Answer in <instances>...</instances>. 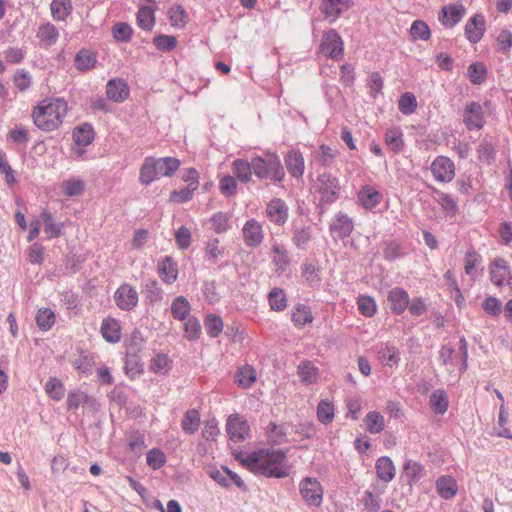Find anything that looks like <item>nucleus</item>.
<instances>
[{"mask_svg": "<svg viewBox=\"0 0 512 512\" xmlns=\"http://www.w3.org/2000/svg\"><path fill=\"white\" fill-rule=\"evenodd\" d=\"M405 255L404 247L398 240L388 239L384 241L383 257L385 260L392 262L404 258Z\"/></svg>", "mask_w": 512, "mask_h": 512, "instance_id": "c03bdc74", "label": "nucleus"}, {"mask_svg": "<svg viewBox=\"0 0 512 512\" xmlns=\"http://www.w3.org/2000/svg\"><path fill=\"white\" fill-rule=\"evenodd\" d=\"M37 38L47 45H52L57 42L59 38V31L54 24L46 22L39 26Z\"/></svg>", "mask_w": 512, "mask_h": 512, "instance_id": "5fc2aeb1", "label": "nucleus"}, {"mask_svg": "<svg viewBox=\"0 0 512 512\" xmlns=\"http://www.w3.org/2000/svg\"><path fill=\"white\" fill-rule=\"evenodd\" d=\"M145 303L153 306L163 300V290L155 279H150L145 283L144 290Z\"/></svg>", "mask_w": 512, "mask_h": 512, "instance_id": "a19ab883", "label": "nucleus"}, {"mask_svg": "<svg viewBox=\"0 0 512 512\" xmlns=\"http://www.w3.org/2000/svg\"><path fill=\"white\" fill-rule=\"evenodd\" d=\"M377 477L383 482H390L395 477L396 468L388 456H381L376 460L375 464Z\"/></svg>", "mask_w": 512, "mask_h": 512, "instance_id": "7c9ffc66", "label": "nucleus"}, {"mask_svg": "<svg viewBox=\"0 0 512 512\" xmlns=\"http://www.w3.org/2000/svg\"><path fill=\"white\" fill-rule=\"evenodd\" d=\"M430 170L435 180L441 183H449L455 177V164L447 156H437L432 161Z\"/></svg>", "mask_w": 512, "mask_h": 512, "instance_id": "9d476101", "label": "nucleus"}, {"mask_svg": "<svg viewBox=\"0 0 512 512\" xmlns=\"http://www.w3.org/2000/svg\"><path fill=\"white\" fill-rule=\"evenodd\" d=\"M116 306L125 312L133 311L139 302V295L134 286L129 283H122L113 295Z\"/></svg>", "mask_w": 512, "mask_h": 512, "instance_id": "0eeeda50", "label": "nucleus"}, {"mask_svg": "<svg viewBox=\"0 0 512 512\" xmlns=\"http://www.w3.org/2000/svg\"><path fill=\"white\" fill-rule=\"evenodd\" d=\"M436 489L441 498L449 500L457 494L458 485L454 477L443 475L436 480Z\"/></svg>", "mask_w": 512, "mask_h": 512, "instance_id": "c756f323", "label": "nucleus"}, {"mask_svg": "<svg viewBox=\"0 0 512 512\" xmlns=\"http://www.w3.org/2000/svg\"><path fill=\"white\" fill-rule=\"evenodd\" d=\"M138 26L145 30L151 31L155 25L154 10L149 6H142L139 8L137 15Z\"/></svg>", "mask_w": 512, "mask_h": 512, "instance_id": "052dcab7", "label": "nucleus"}, {"mask_svg": "<svg viewBox=\"0 0 512 512\" xmlns=\"http://www.w3.org/2000/svg\"><path fill=\"white\" fill-rule=\"evenodd\" d=\"M95 130L91 123L84 122L72 130V139L77 146L87 147L95 139Z\"/></svg>", "mask_w": 512, "mask_h": 512, "instance_id": "4be33fe9", "label": "nucleus"}, {"mask_svg": "<svg viewBox=\"0 0 512 512\" xmlns=\"http://www.w3.org/2000/svg\"><path fill=\"white\" fill-rule=\"evenodd\" d=\"M312 232L311 226H294L292 231V243L297 249L306 251L312 239Z\"/></svg>", "mask_w": 512, "mask_h": 512, "instance_id": "72a5a7b5", "label": "nucleus"}, {"mask_svg": "<svg viewBox=\"0 0 512 512\" xmlns=\"http://www.w3.org/2000/svg\"><path fill=\"white\" fill-rule=\"evenodd\" d=\"M340 152L326 144L319 146L316 159L321 166L332 167Z\"/></svg>", "mask_w": 512, "mask_h": 512, "instance_id": "680f3d73", "label": "nucleus"}, {"mask_svg": "<svg viewBox=\"0 0 512 512\" xmlns=\"http://www.w3.org/2000/svg\"><path fill=\"white\" fill-rule=\"evenodd\" d=\"M299 492L309 507L318 508L322 505L324 490L316 477L307 476L299 482Z\"/></svg>", "mask_w": 512, "mask_h": 512, "instance_id": "39448f33", "label": "nucleus"}, {"mask_svg": "<svg viewBox=\"0 0 512 512\" xmlns=\"http://www.w3.org/2000/svg\"><path fill=\"white\" fill-rule=\"evenodd\" d=\"M158 178L159 175L153 162V157H146L140 168L139 182L144 186H149Z\"/></svg>", "mask_w": 512, "mask_h": 512, "instance_id": "79ce46f5", "label": "nucleus"}, {"mask_svg": "<svg viewBox=\"0 0 512 512\" xmlns=\"http://www.w3.org/2000/svg\"><path fill=\"white\" fill-rule=\"evenodd\" d=\"M172 363L167 354L158 353L151 359L149 370L154 374L167 375L172 368Z\"/></svg>", "mask_w": 512, "mask_h": 512, "instance_id": "a18cd8bd", "label": "nucleus"}, {"mask_svg": "<svg viewBox=\"0 0 512 512\" xmlns=\"http://www.w3.org/2000/svg\"><path fill=\"white\" fill-rule=\"evenodd\" d=\"M284 162L288 173L294 178H300L304 174L305 162L302 153L299 150H289Z\"/></svg>", "mask_w": 512, "mask_h": 512, "instance_id": "412c9836", "label": "nucleus"}, {"mask_svg": "<svg viewBox=\"0 0 512 512\" xmlns=\"http://www.w3.org/2000/svg\"><path fill=\"white\" fill-rule=\"evenodd\" d=\"M243 239L248 247H258L264 239L262 225L256 219H249L245 222L243 228Z\"/></svg>", "mask_w": 512, "mask_h": 512, "instance_id": "a211bd4d", "label": "nucleus"}, {"mask_svg": "<svg viewBox=\"0 0 512 512\" xmlns=\"http://www.w3.org/2000/svg\"><path fill=\"white\" fill-rule=\"evenodd\" d=\"M191 304L184 296H176L171 303V315L174 319L183 321L189 318Z\"/></svg>", "mask_w": 512, "mask_h": 512, "instance_id": "ea45409f", "label": "nucleus"}, {"mask_svg": "<svg viewBox=\"0 0 512 512\" xmlns=\"http://www.w3.org/2000/svg\"><path fill=\"white\" fill-rule=\"evenodd\" d=\"M366 429L371 434H379L385 428V420L383 415L378 411H370L364 418Z\"/></svg>", "mask_w": 512, "mask_h": 512, "instance_id": "4d7b16f0", "label": "nucleus"}, {"mask_svg": "<svg viewBox=\"0 0 512 512\" xmlns=\"http://www.w3.org/2000/svg\"><path fill=\"white\" fill-rule=\"evenodd\" d=\"M68 113V103L63 98H45L33 107L31 117L34 125L43 132H52L61 127Z\"/></svg>", "mask_w": 512, "mask_h": 512, "instance_id": "f257e3e1", "label": "nucleus"}, {"mask_svg": "<svg viewBox=\"0 0 512 512\" xmlns=\"http://www.w3.org/2000/svg\"><path fill=\"white\" fill-rule=\"evenodd\" d=\"M256 380L257 372L252 365L245 364L237 369L235 374V382L239 387L248 389L252 387Z\"/></svg>", "mask_w": 512, "mask_h": 512, "instance_id": "473e14b6", "label": "nucleus"}, {"mask_svg": "<svg viewBox=\"0 0 512 512\" xmlns=\"http://www.w3.org/2000/svg\"><path fill=\"white\" fill-rule=\"evenodd\" d=\"M233 172L241 182L248 183L252 175H254L253 156H251L249 161L246 159L234 160Z\"/></svg>", "mask_w": 512, "mask_h": 512, "instance_id": "e433bc0d", "label": "nucleus"}, {"mask_svg": "<svg viewBox=\"0 0 512 512\" xmlns=\"http://www.w3.org/2000/svg\"><path fill=\"white\" fill-rule=\"evenodd\" d=\"M317 419L324 425L330 424L335 417L334 404L329 399H322L317 405Z\"/></svg>", "mask_w": 512, "mask_h": 512, "instance_id": "3c124183", "label": "nucleus"}, {"mask_svg": "<svg viewBox=\"0 0 512 512\" xmlns=\"http://www.w3.org/2000/svg\"><path fill=\"white\" fill-rule=\"evenodd\" d=\"M430 189L432 193L437 196L436 202L441 206L442 210L446 212L447 215L455 216L458 212L456 200L450 194L442 192L433 186H430Z\"/></svg>", "mask_w": 512, "mask_h": 512, "instance_id": "c9c22d12", "label": "nucleus"}, {"mask_svg": "<svg viewBox=\"0 0 512 512\" xmlns=\"http://www.w3.org/2000/svg\"><path fill=\"white\" fill-rule=\"evenodd\" d=\"M36 323L41 331H49L55 324L56 316L50 308H40L36 313Z\"/></svg>", "mask_w": 512, "mask_h": 512, "instance_id": "bf43d9fd", "label": "nucleus"}, {"mask_svg": "<svg viewBox=\"0 0 512 512\" xmlns=\"http://www.w3.org/2000/svg\"><path fill=\"white\" fill-rule=\"evenodd\" d=\"M466 9L462 4H449L443 6L438 14V20L445 28H453L465 16Z\"/></svg>", "mask_w": 512, "mask_h": 512, "instance_id": "4468645a", "label": "nucleus"}, {"mask_svg": "<svg viewBox=\"0 0 512 512\" xmlns=\"http://www.w3.org/2000/svg\"><path fill=\"white\" fill-rule=\"evenodd\" d=\"M357 201L366 210H372L382 201L381 193L372 185H364L357 192Z\"/></svg>", "mask_w": 512, "mask_h": 512, "instance_id": "aec40b11", "label": "nucleus"}, {"mask_svg": "<svg viewBox=\"0 0 512 512\" xmlns=\"http://www.w3.org/2000/svg\"><path fill=\"white\" fill-rule=\"evenodd\" d=\"M124 370L127 377L135 379L144 372V364L137 352H127L124 362Z\"/></svg>", "mask_w": 512, "mask_h": 512, "instance_id": "2f4dec72", "label": "nucleus"}, {"mask_svg": "<svg viewBox=\"0 0 512 512\" xmlns=\"http://www.w3.org/2000/svg\"><path fill=\"white\" fill-rule=\"evenodd\" d=\"M266 214L270 222L283 226L288 220V206L283 199L274 198L267 204Z\"/></svg>", "mask_w": 512, "mask_h": 512, "instance_id": "f3484780", "label": "nucleus"}, {"mask_svg": "<svg viewBox=\"0 0 512 512\" xmlns=\"http://www.w3.org/2000/svg\"><path fill=\"white\" fill-rule=\"evenodd\" d=\"M157 270L164 283L172 284L177 280L178 265L171 256H165L159 260Z\"/></svg>", "mask_w": 512, "mask_h": 512, "instance_id": "b1692460", "label": "nucleus"}, {"mask_svg": "<svg viewBox=\"0 0 512 512\" xmlns=\"http://www.w3.org/2000/svg\"><path fill=\"white\" fill-rule=\"evenodd\" d=\"M429 406L434 413L444 415L449 407L446 392L442 389L435 390L429 397Z\"/></svg>", "mask_w": 512, "mask_h": 512, "instance_id": "37998d69", "label": "nucleus"}, {"mask_svg": "<svg viewBox=\"0 0 512 512\" xmlns=\"http://www.w3.org/2000/svg\"><path fill=\"white\" fill-rule=\"evenodd\" d=\"M97 62V53L89 48H81L74 57V66L82 73L92 70Z\"/></svg>", "mask_w": 512, "mask_h": 512, "instance_id": "5701e85b", "label": "nucleus"}, {"mask_svg": "<svg viewBox=\"0 0 512 512\" xmlns=\"http://www.w3.org/2000/svg\"><path fill=\"white\" fill-rule=\"evenodd\" d=\"M353 5V0H322L320 10L330 23L336 22Z\"/></svg>", "mask_w": 512, "mask_h": 512, "instance_id": "ddd939ff", "label": "nucleus"}, {"mask_svg": "<svg viewBox=\"0 0 512 512\" xmlns=\"http://www.w3.org/2000/svg\"><path fill=\"white\" fill-rule=\"evenodd\" d=\"M490 280L497 286L502 287L506 282L507 274H509V264L504 258H496L491 262Z\"/></svg>", "mask_w": 512, "mask_h": 512, "instance_id": "a878e982", "label": "nucleus"}, {"mask_svg": "<svg viewBox=\"0 0 512 512\" xmlns=\"http://www.w3.org/2000/svg\"><path fill=\"white\" fill-rule=\"evenodd\" d=\"M301 274L308 287L319 289L322 283L321 268L311 262L305 261L301 265Z\"/></svg>", "mask_w": 512, "mask_h": 512, "instance_id": "c85d7f7f", "label": "nucleus"}, {"mask_svg": "<svg viewBox=\"0 0 512 512\" xmlns=\"http://www.w3.org/2000/svg\"><path fill=\"white\" fill-rule=\"evenodd\" d=\"M168 19L170 21L171 26L176 29L185 28L189 20L186 10L180 4L172 6L168 10Z\"/></svg>", "mask_w": 512, "mask_h": 512, "instance_id": "09e8293b", "label": "nucleus"}, {"mask_svg": "<svg viewBox=\"0 0 512 512\" xmlns=\"http://www.w3.org/2000/svg\"><path fill=\"white\" fill-rule=\"evenodd\" d=\"M465 37L471 44L478 43L486 31V21L482 14L473 15L465 25Z\"/></svg>", "mask_w": 512, "mask_h": 512, "instance_id": "2eb2a0df", "label": "nucleus"}, {"mask_svg": "<svg viewBox=\"0 0 512 512\" xmlns=\"http://www.w3.org/2000/svg\"><path fill=\"white\" fill-rule=\"evenodd\" d=\"M95 366L94 356L89 353L82 352L80 356L75 360L74 367L75 369L83 374L90 375L92 374L93 368Z\"/></svg>", "mask_w": 512, "mask_h": 512, "instance_id": "338daca9", "label": "nucleus"}, {"mask_svg": "<svg viewBox=\"0 0 512 512\" xmlns=\"http://www.w3.org/2000/svg\"><path fill=\"white\" fill-rule=\"evenodd\" d=\"M409 34L412 41H427L431 37V30L425 21L416 19L410 26Z\"/></svg>", "mask_w": 512, "mask_h": 512, "instance_id": "13d9d810", "label": "nucleus"}, {"mask_svg": "<svg viewBox=\"0 0 512 512\" xmlns=\"http://www.w3.org/2000/svg\"><path fill=\"white\" fill-rule=\"evenodd\" d=\"M272 311L281 312L287 307V296L282 288L274 287L267 296Z\"/></svg>", "mask_w": 512, "mask_h": 512, "instance_id": "49530a36", "label": "nucleus"}, {"mask_svg": "<svg viewBox=\"0 0 512 512\" xmlns=\"http://www.w3.org/2000/svg\"><path fill=\"white\" fill-rule=\"evenodd\" d=\"M388 301L391 303V312L394 315H402L408 305L410 304V298L408 292L402 287L392 288L387 295Z\"/></svg>", "mask_w": 512, "mask_h": 512, "instance_id": "6ab92c4d", "label": "nucleus"}, {"mask_svg": "<svg viewBox=\"0 0 512 512\" xmlns=\"http://www.w3.org/2000/svg\"><path fill=\"white\" fill-rule=\"evenodd\" d=\"M200 426V413L197 409H189L185 412L182 421L181 427L182 430L188 434H194Z\"/></svg>", "mask_w": 512, "mask_h": 512, "instance_id": "8fccbe9b", "label": "nucleus"}, {"mask_svg": "<svg viewBox=\"0 0 512 512\" xmlns=\"http://www.w3.org/2000/svg\"><path fill=\"white\" fill-rule=\"evenodd\" d=\"M153 162L155 164L156 170L158 172L159 177H170L172 176L180 167V160L175 157H162V158H154Z\"/></svg>", "mask_w": 512, "mask_h": 512, "instance_id": "f704fd0d", "label": "nucleus"}, {"mask_svg": "<svg viewBox=\"0 0 512 512\" xmlns=\"http://www.w3.org/2000/svg\"><path fill=\"white\" fill-rule=\"evenodd\" d=\"M384 140L388 148L394 153L401 152L405 146L404 135L399 127L387 129L384 135Z\"/></svg>", "mask_w": 512, "mask_h": 512, "instance_id": "4c0bfd02", "label": "nucleus"}, {"mask_svg": "<svg viewBox=\"0 0 512 512\" xmlns=\"http://www.w3.org/2000/svg\"><path fill=\"white\" fill-rule=\"evenodd\" d=\"M298 375L305 384H314L318 380V368L309 360L302 361L298 366Z\"/></svg>", "mask_w": 512, "mask_h": 512, "instance_id": "de8ad7c7", "label": "nucleus"}, {"mask_svg": "<svg viewBox=\"0 0 512 512\" xmlns=\"http://www.w3.org/2000/svg\"><path fill=\"white\" fill-rule=\"evenodd\" d=\"M287 431L283 425L270 422L266 428V437L270 445L276 446L286 441Z\"/></svg>", "mask_w": 512, "mask_h": 512, "instance_id": "603ef678", "label": "nucleus"}, {"mask_svg": "<svg viewBox=\"0 0 512 512\" xmlns=\"http://www.w3.org/2000/svg\"><path fill=\"white\" fill-rule=\"evenodd\" d=\"M374 350L382 366L390 369H394L399 366L401 360L400 351L394 343L390 341L378 343L374 346Z\"/></svg>", "mask_w": 512, "mask_h": 512, "instance_id": "9b49d317", "label": "nucleus"}, {"mask_svg": "<svg viewBox=\"0 0 512 512\" xmlns=\"http://www.w3.org/2000/svg\"><path fill=\"white\" fill-rule=\"evenodd\" d=\"M103 338L112 344H115L121 339V326L119 320L113 317H106L102 320L100 327Z\"/></svg>", "mask_w": 512, "mask_h": 512, "instance_id": "393cba45", "label": "nucleus"}, {"mask_svg": "<svg viewBox=\"0 0 512 512\" xmlns=\"http://www.w3.org/2000/svg\"><path fill=\"white\" fill-rule=\"evenodd\" d=\"M463 122L468 131H479L484 127V113L479 102L470 101L467 103L464 109Z\"/></svg>", "mask_w": 512, "mask_h": 512, "instance_id": "f8f14e48", "label": "nucleus"}, {"mask_svg": "<svg viewBox=\"0 0 512 512\" xmlns=\"http://www.w3.org/2000/svg\"><path fill=\"white\" fill-rule=\"evenodd\" d=\"M226 432L231 441L242 442L250 436V425L242 415L231 414L226 421Z\"/></svg>", "mask_w": 512, "mask_h": 512, "instance_id": "1a4fd4ad", "label": "nucleus"}, {"mask_svg": "<svg viewBox=\"0 0 512 512\" xmlns=\"http://www.w3.org/2000/svg\"><path fill=\"white\" fill-rule=\"evenodd\" d=\"M315 189L320 194L319 206L321 208H327L335 203L341 194V185L338 177L329 172H323L318 175Z\"/></svg>", "mask_w": 512, "mask_h": 512, "instance_id": "20e7f679", "label": "nucleus"}, {"mask_svg": "<svg viewBox=\"0 0 512 512\" xmlns=\"http://www.w3.org/2000/svg\"><path fill=\"white\" fill-rule=\"evenodd\" d=\"M313 320L314 317L310 306L298 303L291 309V321L296 328L302 329L307 324L312 323Z\"/></svg>", "mask_w": 512, "mask_h": 512, "instance_id": "bb28decb", "label": "nucleus"}, {"mask_svg": "<svg viewBox=\"0 0 512 512\" xmlns=\"http://www.w3.org/2000/svg\"><path fill=\"white\" fill-rule=\"evenodd\" d=\"M320 52L327 58L339 60L344 54V43L336 29L324 32L319 45Z\"/></svg>", "mask_w": 512, "mask_h": 512, "instance_id": "423d86ee", "label": "nucleus"}, {"mask_svg": "<svg viewBox=\"0 0 512 512\" xmlns=\"http://www.w3.org/2000/svg\"><path fill=\"white\" fill-rule=\"evenodd\" d=\"M424 475L425 468L420 462L410 459L404 462L402 477L409 486L415 485Z\"/></svg>", "mask_w": 512, "mask_h": 512, "instance_id": "cd10ccee", "label": "nucleus"}, {"mask_svg": "<svg viewBox=\"0 0 512 512\" xmlns=\"http://www.w3.org/2000/svg\"><path fill=\"white\" fill-rule=\"evenodd\" d=\"M204 327L210 338H217L223 331L224 322L219 315L209 313L204 317Z\"/></svg>", "mask_w": 512, "mask_h": 512, "instance_id": "864d4df0", "label": "nucleus"}, {"mask_svg": "<svg viewBox=\"0 0 512 512\" xmlns=\"http://www.w3.org/2000/svg\"><path fill=\"white\" fill-rule=\"evenodd\" d=\"M210 222L212 224L213 230L217 234L225 233L231 227L230 215L226 212L214 213L210 218Z\"/></svg>", "mask_w": 512, "mask_h": 512, "instance_id": "774afa93", "label": "nucleus"}, {"mask_svg": "<svg viewBox=\"0 0 512 512\" xmlns=\"http://www.w3.org/2000/svg\"><path fill=\"white\" fill-rule=\"evenodd\" d=\"M112 36L116 42L128 43L132 39L133 29L130 24L126 22H118L112 26Z\"/></svg>", "mask_w": 512, "mask_h": 512, "instance_id": "0e129e2a", "label": "nucleus"}, {"mask_svg": "<svg viewBox=\"0 0 512 512\" xmlns=\"http://www.w3.org/2000/svg\"><path fill=\"white\" fill-rule=\"evenodd\" d=\"M253 168L259 181L277 185L285 179V169L276 152L267 151L264 155H253Z\"/></svg>", "mask_w": 512, "mask_h": 512, "instance_id": "f03ea898", "label": "nucleus"}, {"mask_svg": "<svg viewBox=\"0 0 512 512\" xmlns=\"http://www.w3.org/2000/svg\"><path fill=\"white\" fill-rule=\"evenodd\" d=\"M467 76L474 85H481L487 77V68L482 62H473L467 69Z\"/></svg>", "mask_w": 512, "mask_h": 512, "instance_id": "e2e57ef3", "label": "nucleus"}, {"mask_svg": "<svg viewBox=\"0 0 512 512\" xmlns=\"http://www.w3.org/2000/svg\"><path fill=\"white\" fill-rule=\"evenodd\" d=\"M85 190V182L80 177H71L63 182V193L69 197L81 195Z\"/></svg>", "mask_w": 512, "mask_h": 512, "instance_id": "69168bd1", "label": "nucleus"}, {"mask_svg": "<svg viewBox=\"0 0 512 512\" xmlns=\"http://www.w3.org/2000/svg\"><path fill=\"white\" fill-rule=\"evenodd\" d=\"M48 397L54 401H60L65 395V386L58 377H50L44 386Z\"/></svg>", "mask_w": 512, "mask_h": 512, "instance_id": "6e6d98bb", "label": "nucleus"}, {"mask_svg": "<svg viewBox=\"0 0 512 512\" xmlns=\"http://www.w3.org/2000/svg\"><path fill=\"white\" fill-rule=\"evenodd\" d=\"M107 99L116 103L124 102L130 95L128 83L123 78H112L106 84Z\"/></svg>", "mask_w": 512, "mask_h": 512, "instance_id": "dca6fc26", "label": "nucleus"}, {"mask_svg": "<svg viewBox=\"0 0 512 512\" xmlns=\"http://www.w3.org/2000/svg\"><path fill=\"white\" fill-rule=\"evenodd\" d=\"M329 231L335 241L344 240L350 237L354 231L353 219L348 214L339 211L329 223Z\"/></svg>", "mask_w": 512, "mask_h": 512, "instance_id": "6e6552de", "label": "nucleus"}, {"mask_svg": "<svg viewBox=\"0 0 512 512\" xmlns=\"http://www.w3.org/2000/svg\"><path fill=\"white\" fill-rule=\"evenodd\" d=\"M50 10L55 21H65L73 11V3L71 0H52Z\"/></svg>", "mask_w": 512, "mask_h": 512, "instance_id": "58836bf2", "label": "nucleus"}, {"mask_svg": "<svg viewBox=\"0 0 512 512\" xmlns=\"http://www.w3.org/2000/svg\"><path fill=\"white\" fill-rule=\"evenodd\" d=\"M264 457L257 469V476L282 479L288 477L293 466L288 463L287 449L264 448Z\"/></svg>", "mask_w": 512, "mask_h": 512, "instance_id": "7ed1b4c3", "label": "nucleus"}]
</instances>
